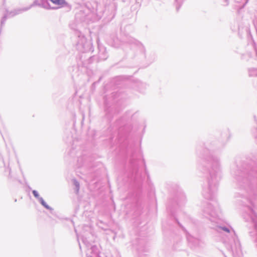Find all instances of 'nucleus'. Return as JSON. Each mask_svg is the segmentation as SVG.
I'll return each instance as SVG.
<instances>
[{
	"mask_svg": "<svg viewBox=\"0 0 257 257\" xmlns=\"http://www.w3.org/2000/svg\"><path fill=\"white\" fill-rule=\"evenodd\" d=\"M53 4L57 5H63L65 2L64 0H50Z\"/></svg>",
	"mask_w": 257,
	"mask_h": 257,
	"instance_id": "f257e3e1",
	"label": "nucleus"
},
{
	"mask_svg": "<svg viewBox=\"0 0 257 257\" xmlns=\"http://www.w3.org/2000/svg\"><path fill=\"white\" fill-rule=\"evenodd\" d=\"M33 195H34L35 197H38L39 194H38V193L36 191L34 190L33 191Z\"/></svg>",
	"mask_w": 257,
	"mask_h": 257,
	"instance_id": "f03ea898",
	"label": "nucleus"
},
{
	"mask_svg": "<svg viewBox=\"0 0 257 257\" xmlns=\"http://www.w3.org/2000/svg\"><path fill=\"white\" fill-rule=\"evenodd\" d=\"M222 229H223V230H224L225 231H226V232H229V229H227V228L223 227V228H222Z\"/></svg>",
	"mask_w": 257,
	"mask_h": 257,
	"instance_id": "7ed1b4c3",
	"label": "nucleus"
},
{
	"mask_svg": "<svg viewBox=\"0 0 257 257\" xmlns=\"http://www.w3.org/2000/svg\"><path fill=\"white\" fill-rule=\"evenodd\" d=\"M42 204L45 206L46 207L48 208V207L45 205V202L43 200L42 201Z\"/></svg>",
	"mask_w": 257,
	"mask_h": 257,
	"instance_id": "20e7f679",
	"label": "nucleus"
}]
</instances>
